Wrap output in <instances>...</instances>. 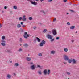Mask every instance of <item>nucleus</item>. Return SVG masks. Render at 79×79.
Returning <instances> with one entry per match:
<instances>
[{
  "label": "nucleus",
  "mask_w": 79,
  "mask_h": 79,
  "mask_svg": "<svg viewBox=\"0 0 79 79\" xmlns=\"http://www.w3.org/2000/svg\"><path fill=\"white\" fill-rule=\"evenodd\" d=\"M67 15H68V14H69L68 13H67Z\"/></svg>",
  "instance_id": "e2e57ef3"
},
{
  "label": "nucleus",
  "mask_w": 79,
  "mask_h": 79,
  "mask_svg": "<svg viewBox=\"0 0 79 79\" xmlns=\"http://www.w3.org/2000/svg\"><path fill=\"white\" fill-rule=\"evenodd\" d=\"M73 63L75 64L76 63V59H73L72 60Z\"/></svg>",
  "instance_id": "2eb2a0df"
},
{
  "label": "nucleus",
  "mask_w": 79,
  "mask_h": 79,
  "mask_svg": "<svg viewBox=\"0 0 79 79\" xmlns=\"http://www.w3.org/2000/svg\"><path fill=\"white\" fill-rule=\"evenodd\" d=\"M25 26H26L25 25H23L22 26V27H25Z\"/></svg>",
  "instance_id": "5fc2aeb1"
},
{
  "label": "nucleus",
  "mask_w": 79,
  "mask_h": 79,
  "mask_svg": "<svg viewBox=\"0 0 79 79\" xmlns=\"http://www.w3.org/2000/svg\"><path fill=\"white\" fill-rule=\"evenodd\" d=\"M2 13H4V11H3V10H2Z\"/></svg>",
  "instance_id": "6e6d98bb"
},
{
  "label": "nucleus",
  "mask_w": 79,
  "mask_h": 79,
  "mask_svg": "<svg viewBox=\"0 0 79 79\" xmlns=\"http://www.w3.org/2000/svg\"><path fill=\"white\" fill-rule=\"evenodd\" d=\"M55 53H56V52L54 50H52L51 51V54H55Z\"/></svg>",
  "instance_id": "4468645a"
},
{
  "label": "nucleus",
  "mask_w": 79,
  "mask_h": 79,
  "mask_svg": "<svg viewBox=\"0 0 79 79\" xmlns=\"http://www.w3.org/2000/svg\"><path fill=\"white\" fill-rule=\"evenodd\" d=\"M45 41L44 40H43L41 42L40 44L39 45L40 47H43L44 46V45H45Z\"/></svg>",
  "instance_id": "f03ea898"
},
{
  "label": "nucleus",
  "mask_w": 79,
  "mask_h": 79,
  "mask_svg": "<svg viewBox=\"0 0 79 79\" xmlns=\"http://www.w3.org/2000/svg\"><path fill=\"white\" fill-rule=\"evenodd\" d=\"M29 20H32V17H31L29 18Z\"/></svg>",
  "instance_id": "c756f323"
},
{
  "label": "nucleus",
  "mask_w": 79,
  "mask_h": 79,
  "mask_svg": "<svg viewBox=\"0 0 79 79\" xmlns=\"http://www.w3.org/2000/svg\"><path fill=\"white\" fill-rule=\"evenodd\" d=\"M40 1L42 2L43 1H44V0H40Z\"/></svg>",
  "instance_id": "3c124183"
},
{
  "label": "nucleus",
  "mask_w": 79,
  "mask_h": 79,
  "mask_svg": "<svg viewBox=\"0 0 79 79\" xmlns=\"http://www.w3.org/2000/svg\"><path fill=\"white\" fill-rule=\"evenodd\" d=\"M19 40L20 41H22V38H20Z\"/></svg>",
  "instance_id": "09e8293b"
},
{
  "label": "nucleus",
  "mask_w": 79,
  "mask_h": 79,
  "mask_svg": "<svg viewBox=\"0 0 79 79\" xmlns=\"http://www.w3.org/2000/svg\"><path fill=\"white\" fill-rule=\"evenodd\" d=\"M19 21H21V19H22V17H20L19 18Z\"/></svg>",
  "instance_id": "7c9ffc66"
},
{
  "label": "nucleus",
  "mask_w": 79,
  "mask_h": 79,
  "mask_svg": "<svg viewBox=\"0 0 79 79\" xmlns=\"http://www.w3.org/2000/svg\"><path fill=\"white\" fill-rule=\"evenodd\" d=\"M70 5H71V3H70Z\"/></svg>",
  "instance_id": "338daca9"
},
{
  "label": "nucleus",
  "mask_w": 79,
  "mask_h": 79,
  "mask_svg": "<svg viewBox=\"0 0 79 79\" xmlns=\"http://www.w3.org/2000/svg\"><path fill=\"white\" fill-rule=\"evenodd\" d=\"M53 0H48V2H51Z\"/></svg>",
  "instance_id": "e433bc0d"
},
{
  "label": "nucleus",
  "mask_w": 79,
  "mask_h": 79,
  "mask_svg": "<svg viewBox=\"0 0 79 79\" xmlns=\"http://www.w3.org/2000/svg\"><path fill=\"white\" fill-rule=\"evenodd\" d=\"M75 28V26H71L70 27V29H74Z\"/></svg>",
  "instance_id": "dca6fc26"
},
{
  "label": "nucleus",
  "mask_w": 79,
  "mask_h": 79,
  "mask_svg": "<svg viewBox=\"0 0 79 79\" xmlns=\"http://www.w3.org/2000/svg\"><path fill=\"white\" fill-rule=\"evenodd\" d=\"M31 3L32 5H37L38 4L37 2L35 1L32 2V1H31Z\"/></svg>",
  "instance_id": "1a4fd4ad"
},
{
  "label": "nucleus",
  "mask_w": 79,
  "mask_h": 79,
  "mask_svg": "<svg viewBox=\"0 0 79 79\" xmlns=\"http://www.w3.org/2000/svg\"><path fill=\"white\" fill-rule=\"evenodd\" d=\"M24 46L25 47H28L29 46V45H28V44H25L24 45Z\"/></svg>",
  "instance_id": "393cba45"
},
{
  "label": "nucleus",
  "mask_w": 79,
  "mask_h": 79,
  "mask_svg": "<svg viewBox=\"0 0 79 79\" xmlns=\"http://www.w3.org/2000/svg\"><path fill=\"white\" fill-rule=\"evenodd\" d=\"M64 2H67V0H64Z\"/></svg>",
  "instance_id": "a18cd8bd"
},
{
  "label": "nucleus",
  "mask_w": 79,
  "mask_h": 79,
  "mask_svg": "<svg viewBox=\"0 0 79 79\" xmlns=\"http://www.w3.org/2000/svg\"><path fill=\"white\" fill-rule=\"evenodd\" d=\"M7 77L8 78V79H11V75H10V74H8L7 75Z\"/></svg>",
  "instance_id": "9d476101"
},
{
  "label": "nucleus",
  "mask_w": 79,
  "mask_h": 79,
  "mask_svg": "<svg viewBox=\"0 0 79 79\" xmlns=\"http://www.w3.org/2000/svg\"><path fill=\"white\" fill-rule=\"evenodd\" d=\"M33 29H36V27H33Z\"/></svg>",
  "instance_id": "8fccbe9b"
},
{
  "label": "nucleus",
  "mask_w": 79,
  "mask_h": 79,
  "mask_svg": "<svg viewBox=\"0 0 79 79\" xmlns=\"http://www.w3.org/2000/svg\"><path fill=\"white\" fill-rule=\"evenodd\" d=\"M52 32L54 35H56L57 34V32H56V30H53L52 31Z\"/></svg>",
  "instance_id": "20e7f679"
},
{
  "label": "nucleus",
  "mask_w": 79,
  "mask_h": 79,
  "mask_svg": "<svg viewBox=\"0 0 79 79\" xmlns=\"http://www.w3.org/2000/svg\"><path fill=\"white\" fill-rule=\"evenodd\" d=\"M23 21H26V18H23L22 19Z\"/></svg>",
  "instance_id": "cd10ccee"
},
{
  "label": "nucleus",
  "mask_w": 79,
  "mask_h": 79,
  "mask_svg": "<svg viewBox=\"0 0 79 79\" xmlns=\"http://www.w3.org/2000/svg\"><path fill=\"white\" fill-rule=\"evenodd\" d=\"M56 18H54V19L53 20V22H54V21H56Z\"/></svg>",
  "instance_id": "473e14b6"
},
{
  "label": "nucleus",
  "mask_w": 79,
  "mask_h": 79,
  "mask_svg": "<svg viewBox=\"0 0 79 79\" xmlns=\"http://www.w3.org/2000/svg\"><path fill=\"white\" fill-rule=\"evenodd\" d=\"M14 66H19V64L18 63H15Z\"/></svg>",
  "instance_id": "4be33fe9"
},
{
  "label": "nucleus",
  "mask_w": 79,
  "mask_h": 79,
  "mask_svg": "<svg viewBox=\"0 0 79 79\" xmlns=\"http://www.w3.org/2000/svg\"><path fill=\"white\" fill-rule=\"evenodd\" d=\"M47 29H44L43 31V32L44 33H46V32H47Z\"/></svg>",
  "instance_id": "6ab92c4d"
},
{
  "label": "nucleus",
  "mask_w": 79,
  "mask_h": 79,
  "mask_svg": "<svg viewBox=\"0 0 79 79\" xmlns=\"http://www.w3.org/2000/svg\"><path fill=\"white\" fill-rule=\"evenodd\" d=\"M30 68L32 70H34V69H35V65H31Z\"/></svg>",
  "instance_id": "6e6552de"
},
{
  "label": "nucleus",
  "mask_w": 79,
  "mask_h": 79,
  "mask_svg": "<svg viewBox=\"0 0 79 79\" xmlns=\"http://www.w3.org/2000/svg\"><path fill=\"white\" fill-rule=\"evenodd\" d=\"M37 68H41V67L39 65H37Z\"/></svg>",
  "instance_id": "58836bf2"
},
{
  "label": "nucleus",
  "mask_w": 79,
  "mask_h": 79,
  "mask_svg": "<svg viewBox=\"0 0 79 79\" xmlns=\"http://www.w3.org/2000/svg\"><path fill=\"white\" fill-rule=\"evenodd\" d=\"M67 25H68L69 26V25H70V23L69 22L67 23Z\"/></svg>",
  "instance_id": "2f4dec72"
},
{
  "label": "nucleus",
  "mask_w": 79,
  "mask_h": 79,
  "mask_svg": "<svg viewBox=\"0 0 79 79\" xmlns=\"http://www.w3.org/2000/svg\"><path fill=\"white\" fill-rule=\"evenodd\" d=\"M71 41L72 42V43H73V42H74V40H71Z\"/></svg>",
  "instance_id": "de8ad7c7"
},
{
  "label": "nucleus",
  "mask_w": 79,
  "mask_h": 79,
  "mask_svg": "<svg viewBox=\"0 0 79 79\" xmlns=\"http://www.w3.org/2000/svg\"><path fill=\"white\" fill-rule=\"evenodd\" d=\"M70 11H71V12H72L73 13L74 12V11H73V10H70Z\"/></svg>",
  "instance_id": "72a5a7b5"
},
{
  "label": "nucleus",
  "mask_w": 79,
  "mask_h": 79,
  "mask_svg": "<svg viewBox=\"0 0 79 79\" xmlns=\"http://www.w3.org/2000/svg\"><path fill=\"white\" fill-rule=\"evenodd\" d=\"M22 45V44H20V46H21Z\"/></svg>",
  "instance_id": "680f3d73"
},
{
  "label": "nucleus",
  "mask_w": 79,
  "mask_h": 79,
  "mask_svg": "<svg viewBox=\"0 0 79 79\" xmlns=\"http://www.w3.org/2000/svg\"><path fill=\"white\" fill-rule=\"evenodd\" d=\"M77 31L76 32V33H77Z\"/></svg>",
  "instance_id": "69168bd1"
},
{
  "label": "nucleus",
  "mask_w": 79,
  "mask_h": 79,
  "mask_svg": "<svg viewBox=\"0 0 79 79\" xmlns=\"http://www.w3.org/2000/svg\"><path fill=\"white\" fill-rule=\"evenodd\" d=\"M13 8H14V9H15V10H16V9H17L18 8H17V6H15L13 7Z\"/></svg>",
  "instance_id": "b1692460"
},
{
  "label": "nucleus",
  "mask_w": 79,
  "mask_h": 79,
  "mask_svg": "<svg viewBox=\"0 0 79 79\" xmlns=\"http://www.w3.org/2000/svg\"><path fill=\"white\" fill-rule=\"evenodd\" d=\"M27 37H29V34L27 35Z\"/></svg>",
  "instance_id": "603ef678"
},
{
  "label": "nucleus",
  "mask_w": 79,
  "mask_h": 79,
  "mask_svg": "<svg viewBox=\"0 0 79 79\" xmlns=\"http://www.w3.org/2000/svg\"><path fill=\"white\" fill-rule=\"evenodd\" d=\"M22 50V49L20 48L18 50L19 52H21Z\"/></svg>",
  "instance_id": "c9c22d12"
},
{
  "label": "nucleus",
  "mask_w": 79,
  "mask_h": 79,
  "mask_svg": "<svg viewBox=\"0 0 79 79\" xmlns=\"http://www.w3.org/2000/svg\"><path fill=\"white\" fill-rule=\"evenodd\" d=\"M66 74L67 75H71V73L70 72H67Z\"/></svg>",
  "instance_id": "5701e85b"
},
{
  "label": "nucleus",
  "mask_w": 79,
  "mask_h": 79,
  "mask_svg": "<svg viewBox=\"0 0 79 79\" xmlns=\"http://www.w3.org/2000/svg\"><path fill=\"white\" fill-rule=\"evenodd\" d=\"M20 24H21V25H23V22H21Z\"/></svg>",
  "instance_id": "c03bdc74"
},
{
  "label": "nucleus",
  "mask_w": 79,
  "mask_h": 79,
  "mask_svg": "<svg viewBox=\"0 0 79 79\" xmlns=\"http://www.w3.org/2000/svg\"><path fill=\"white\" fill-rule=\"evenodd\" d=\"M27 1H28V2H30L31 3L32 2V1L31 0H27Z\"/></svg>",
  "instance_id": "4c0bfd02"
},
{
  "label": "nucleus",
  "mask_w": 79,
  "mask_h": 79,
  "mask_svg": "<svg viewBox=\"0 0 79 79\" xmlns=\"http://www.w3.org/2000/svg\"><path fill=\"white\" fill-rule=\"evenodd\" d=\"M10 63H12V61H10Z\"/></svg>",
  "instance_id": "0e129e2a"
},
{
  "label": "nucleus",
  "mask_w": 79,
  "mask_h": 79,
  "mask_svg": "<svg viewBox=\"0 0 79 79\" xmlns=\"http://www.w3.org/2000/svg\"><path fill=\"white\" fill-rule=\"evenodd\" d=\"M4 9H6V6H5L4 7Z\"/></svg>",
  "instance_id": "864d4df0"
},
{
  "label": "nucleus",
  "mask_w": 79,
  "mask_h": 79,
  "mask_svg": "<svg viewBox=\"0 0 79 79\" xmlns=\"http://www.w3.org/2000/svg\"><path fill=\"white\" fill-rule=\"evenodd\" d=\"M26 18V15H23V18Z\"/></svg>",
  "instance_id": "49530a36"
},
{
  "label": "nucleus",
  "mask_w": 79,
  "mask_h": 79,
  "mask_svg": "<svg viewBox=\"0 0 79 79\" xmlns=\"http://www.w3.org/2000/svg\"><path fill=\"white\" fill-rule=\"evenodd\" d=\"M14 76H15V75H16V74H15V73H14Z\"/></svg>",
  "instance_id": "bf43d9fd"
},
{
  "label": "nucleus",
  "mask_w": 79,
  "mask_h": 79,
  "mask_svg": "<svg viewBox=\"0 0 79 79\" xmlns=\"http://www.w3.org/2000/svg\"><path fill=\"white\" fill-rule=\"evenodd\" d=\"M2 24H0V28H1V27H2Z\"/></svg>",
  "instance_id": "37998d69"
},
{
  "label": "nucleus",
  "mask_w": 79,
  "mask_h": 79,
  "mask_svg": "<svg viewBox=\"0 0 79 79\" xmlns=\"http://www.w3.org/2000/svg\"><path fill=\"white\" fill-rule=\"evenodd\" d=\"M29 64H30V65H33V64H34V63L31 62L30 63H29Z\"/></svg>",
  "instance_id": "c85d7f7f"
},
{
  "label": "nucleus",
  "mask_w": 79,
  "mask_h": 79,
  "mask_svg": "<svg viewBox=\"0 0 79 79\" xmlns=\"http://www.w3.org/2000/svg\"><path fill=\"white\" fill-rule=\"evenodd\" d=\"M2 40H4L5 39V37L4 36H2Z\"/></svg>",
  "instance_id": "a878e982"
},
{
  "label": "nucleus",
  "mask_w": 79,
  "mask_h": 79,
  "mask_svg": "<svg viewBox=\"0 0 79 79\" xmlns=\"http://www.w3.org/2000/svg\"><path fill=\"white\" fill-rule=\"evenodd\" d=\"M47 37H48L49 39L50 40L52 39V36L49 34H48L47 35Z\"/></svg>",
  "instance_id": "423d86ee"
},
{
  "label": "nucleus",
  "mask_w": 79,
  "mask_h": 79,
  "mask_svg": "<svg viewBox=\"0 0 79 79\" xmlns=\"http://www.w3.org/2000/svg\"><path fill=\"white\" fill-rule=\"evenodd\" d=\"M38 56H42V53H40L38 54Z\"/></svg>",
  "instance_id": "412c9836"
},
{
  "label": "nucleus",
  "mask_w": 79,
  "mask_h": 79,
  "mask_svg": "<svg viewBox=\"0 0 79 79\" xmlns=\"http://www.w3.org/2000/svg\"><path fill=\"white\" fill-rule=\"evenodd\" d=\"M21 27V25L20 24H19L17 25V27L18 28H20Z\"/></svg>",
  "instance_id": "aec40b11"
},
{
  "label": "nucleus",
  "mask_w": 79,
  "mask_h": 79,
  "mask_svg": "<svg viewBox=\"0 0 79 79\" xmlns=\"http://www.w3.org/2000/svg\"><path fill=\"white\" fill-rule=\"evenodd\" d=\"M54 39H53L51 40V42H53V41H54Z\"/></svg>",
  "instance_id": "a19ab883"
},
{
  "label": "nucleus",
  "mask_w": 79,
  "mask_h": 79,
  "mask_svg": "<svg viewBox=\"0 0 79 79\" xmlns=\"http://www.w3.org/2000/svg\"><path fill=\"white\" fill-rule=\"evenodd\" d=\"M38 74L39 75H42V73L41 71H39L38 72Z\"/></svg>",
  "instance_id": "f8f14e48"
},
{
  "label": "nucleus",
  "mask_w": 79,
  "mask_h": 79,
  "mask_svg": "<svg viewBox=\"0 0 79 79\" xmlns=\"http://www.w3.org/2000/svg\"><path fill=\"white\" fill-rule=\"evenodd\" d=\"M5 52H7V53H11V51H10V50H6Z\"/></svg>",
  "instance_id": "ddd939ff"
},
{
  "label": "nucleus",
  "mask_w": 79,
  "mask_h": 79,
  "mask_svg": "<svg viewBox=\"0 0 79 79\" xmlns=\"http://www.w3.org/2000/svg\"><path fill=\"white\" fill-rule=\"evenodd\" d=\"M72 59H69V60H68V62L69 63H71V62H72Z\"/></svg>",
  "instance_id": "a211bd4d"
},
{
  "label": "nucleus",
  "mask_w": 79,
  "mask_h": 79,
  "mask_svg": "<svg viewBox=\"0 0 79 79\" xmlns=\"http://www.w3.org/2000/svg\"><path fill=\"white\" fill-rule=\"evenodd\" d=\"M64 51L65 52H67L68 51V48H65L64 49Z\"/></svg>",
  "instance_id": "9b49d317"
},
{
  "label": "nucleus",
  "mask_w": 79,
  "mask_h": 79,
  "mask_svg": "<svg viewBox=\"0 0 79 79\" xmlns=\"http://www.w3.org/2000/svg\"><path fill=\"white\" fill-rule=\"evenodd\" d=\"M2 43H5V41L2 40Z\"/></svg>",
  "instance_id": "79ce46f5"
},
{
  "label": "nucleus",
  "mask_w": 79,
  "mask_h": 79,
  "mask_svg": "<svg viewBox=\"0 0 79 79\" xmlns=\"http://www.w3.org/2000/svg\"><path fill=\"white\" fill-rule=\"evenodd\" d=\"M43 74L44 75H46L47 74L48 75H49L50 74V70H48L47 72V70L45 69L43 71Z\"/></svg>",
  "instance_id": "f257e3e1"
},
{
  "label": "nucleus",
  "mask_w": 79,
  "mask_h": 79,
  "mask_svg": "<svg viewBox=\"0 0 79 79\" xmlns=\"http://www.w3.org/2000/svg\"><path fill=\"white\" fill-rule=\"evenodd\" d=\"M27 32H25L24 34L23 35V37L25 39H27Z\"/></svg>",
  "instance_id": "0eeeda50"
},
{
  "label": "nucleus",
  "mask_w": 79,
  "mask_h": 79,
  "mask_svg": "<svg viewBox=\"0 0 79 79\" xmlns=\"http://www.w3.org/2000/svg\"><path fill=\"white\" fill-rule=\"evenodd\" d=\"M30 56L29 54H28V56Z\"/></svg>",
  "instance_id": "13d9d810"
},
{
  "label": "nucleus",
  "mask_w": 79,
  "mask_h": 79,
  "mask_svg": "<svg viewBox=\"0 0 79 79\" xmlns=\"http://www.w3.org/2000/svg\"><path fill=\"white\" fill-rule=\"evenodd\" d=\"M26 60L27 61H30L32 60V58L30 57H27L26 58Z\"/></svg>",
  "instance_id": "39448f33"
},
{
  "label": "nucleus",
  "mask_w": 79,
  "mask_h": 79,
  "mask_svg": "<svg viewBox=\"0 0 79 79\" xmlns=\"http://www.w3.org/2000/svg\"><path fill=\"white\" fill-rule=\"evenodd\" d=\"M35 42H36V40H34Z\"/></svg>",
  "instance_id": "052dcab7"
},
{
  "label": "nucleus",
  "mask_w": 79,
  "mask_h": 79,
  "mask_svg": "<svg viewBox=\"0 0 79 79\" xmlns=\"http://www.w3.org/2000/svg\"><path fill=\"white\" fill-rule=\"evenodd\" d=\"M63 63L64 64H67V63L65 61H64Z\"/></svg>",
  "instance_id": "f704fd0d"
},
{
  "label": "nucleus",
  "mask_w": 79,
  "mask_h": 79,
  "mask_svg": "<svg viewBox=\"0 0 79 79\" xmlns=\"http://www.w3.org/2000/svg\"><path fill=\"white\" fill-rule=\"evenodd\" d=\"M60 39V37H57L56 38V40H58Z\"/></svg>",
  "instance_id": "ea45409f"
},
{
  "label": "nucleus",
  "mask_w": 79,
  "mask_h": 79,
  "mask_svg": "<svg viewBox=\"0 0 79 79\" xmlns=\"http://www.w3.org/2000/svg\"><path fill=\"white\" fill-rule=\"evenodd\" d=\"M35 1H36V2H39V0H35Z\"/></svg>",
  "instance_id": "4d7b16f0"
},
{
  "label": "nucleus",
  "mask_w": 79,
  "mask_h": 79,
  "mask_svg": "<svg viewBox=\"0 0 79 79\" xmlns=\"http://www.w3.org/2000/svg\"><path fill=\"white\" fill-rule=\"evenodd\" d=\"M64 58L66 61H68V60H69V57H68V56L66 55H64Z\"/></svg>",
  "instance_id": "7ed1b4c3"
},
{
  "label": "nucleus",
  "mask_w": 79,
  "mask_h": 79,
  "mask_svg": "<svg viewBox=\"0 0 79 79\" xmlns=\"http://www.w3.org/2000/svg\"><path fill=\"white\" fill-rule=\"evenodd\" d=\"M1 45L2 46H5V45H6V44L4 43H1Z\"/></svg>",
  "instance_id": "bb28decb"
},
{
  "label": "nucleus",
  "mask_w": 79,
  "mask_h": 79,
  "mask_svg": "<svg viewBox=\"0 0 79 79\" xmlns=\"http://www.w3.org/2000/svg\"><path fill=\"white\" fill-rule=\"evenodd\" d=\"M36 39L37 40L38 42H40V41H41V40H40V39H39V38L37 37Z\"/></svg>",
  "instance_id": "f3484780"
}]
</instances>
